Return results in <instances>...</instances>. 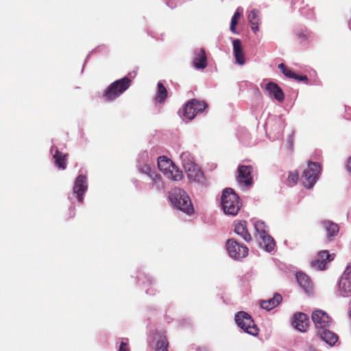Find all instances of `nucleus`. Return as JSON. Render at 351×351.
<instances>
[{"label":"nucleus","mask_w":351,"mask_h":351,"mask_svg":"<svg viewBox=\"0 0 351 351\" xmlns=\"http://www.w3.org/2000/svg\"><path fill=\"white\" fill-rule=\"evenodd\" d=\"M221 199L223 210L226 215L232 216L237 215L241 207V203L239 201V197L232 189H224Z\"/></svg>","instance_id":"1"},{"label":"nucleus","mask_w":351,"mask_h":351,"mask_svg":"<svg viewBox=\"0 0 351 351\" xmlns=\"http://www.w3.org/2000/svg\"><path fill=\"white\" fill-rule=\"evenodd\" d=\"M169 197L172 204L179 210L186 214H191L193 212L190 197L184 190L180 188H173L169 193Z\"/></svg>","instance_id":"2"},{"label":"nucleus","mask_w":351,"mask_h":351,"mask_svg":"<svg viewBox=\"0 0 351 351\" xmlns=\"http://www.w3.org/2000/svg\"><path fill=\"white\" fill-rule=\"evenodd\" d=\"M132 84V80L124 77L111 83L104 90L102 97L106 101H112L123 94Z\"/></svg>","instance_id":"3"},{"label":"nucleus","mask_w":351,"mask_h":351,"mask_svg":"<svg viewBox=\"0 0 351 351\" xmlns=\"http://www.w3.org/2000/svg\"><path fill=\"white\" fill-rule=\"evenodd\" d=\"M321 167L319 163L308 162V167L303 171L301 176V182L306 189H311L318 179Z\"/></svg>","instance_id":"4"},{"label":"nucleus","mask_w":351,"mask_h":351,"mask_svg":"<svg viewBox=\"0 0 351 351\" xmlns=\"http://www.w3.org/2000/svg\"><path fill=\"white\" fill-rule=\"evenodd\" d=\"M235 322L244 332L253 336L258 335L259 329L254 324L251 316L244 311H239L235 315Z\"/></svg>","instance_id":"5"},{"label":"nucleus","mask_w":351,"mask_h":351,"mask_svg":"<svg viewBox=\"0 0 351 351\" xmlns=\"http://www.w3.org/2000/svg\"><path fill=\"white\" fill-rule=\"evenodd\" d=\"M208 107L207 104L204 101L195 99L189 100L182 108V117L189 120H192L195 117L202 112Z\"/></svg>","instance_id":"6"},{"label":"nucleus","mask_w":351,"mask_h":351,"mask_svg":"<svg viewBox=\"0 0 351 351\" xmlns=\"http://www.w3.org/2000/svg\"><path fill=\"white\" fill-rule=\"evenodd\" d=\"M158 168L173 180H180L182 178V171L173 165L171 160L166 159L165 156H160L158 160Z\"/></svg>","instance_id":"7"},{"label":"nucleus","mask_w":351,"mask_h":351,"mask_svg":"<svg viewBox=\"0 0 351 351\" xmlns=\"http://www.w3.org/2000/svg\"><path fill=\"white\" fill-rule=\"evenodd\" d=\"M182 165L189 178L195 179L199 176L200 170L194 162L193 158L189 152H183L180 155Z\"/></svg>","instance_id":"8"},{"label":"nucleus","mask_w":351,"mask_h":351,"mask_svg":"<svg viewBox=\"0 0 351 351\" xmlns=\"http://www.w3.org/2000/svg\"><path fill=\"white\" fill-rule=\"evenodd\" d=\"M226 248L229 255L234 259H241L248 254V248L244 245L239 243L234 239H228L226 242Z\"/></svg>","instance_id":"9"},{"label":"nucleus","mask_w":351,"mask_h":351,"mask_svg":"<svg viewBox=\"0 0 351 351\" xmlns=\"http://www.w3.org/2000/svg\"><path fill=\"white\" fill-rule=\"evenodd\" d=\"M253 167L251 165H239L236 179L239 184L250 187L253 184Z\"/></svg>","instance_id":"10"},{"label":"nucleus","mask_w":351,"mask_h":351,"mask_svg":"<svg viewBox=\"0 0 351 351\" xmlns=\"http://www.w3.org/2000/svg\"><path fill=\"white\" fill-rule=\"evenodd\" d=\"M311 319L317 331L328 328L332 323V318L322 310H315L312 313Z\"/></svg>","instance_id":"11"},{"label":"nucleus","mask_w":351,"mask_h":351,"mask_svg":"<svg viewBox=\"0 0 351 351\" xmlns=\"http://www.w3.org/2000/svg\"><path fill=\"white\" fill-rule=\"evenodd\" d=\"M334 257V254H330L328 250H322L317 253L315 259L311 262V266L317 270L326 269L327 264L330 263Z\"/></svg>","instance_id":"12"},{"label":"nucleus","mask_w":351,"mask_h":351,"mask_svg":"<svg viewBox=\"0 0 351 351\" xmlns=\"http://www.w3.org/2000/svg\"><path fill=\"white\" fill-rule=\"evenodd\" d=\"M340 293L343 297L351 295V264L347 265L339 282Z\"/></svg>","instance_id":"13"},{"label":"nucleus","mask_w":351,"mask_h":351,"mask_svg":"<svg viewBox=\"0 0 351 351\" xmlns=\"http://www.w3.org/2000/svg\"><path fill=\"white\" fill-rule=\"evenodd\" d=\"M88 189L87 178L86 176L79 175L75 181L73 192L76 195L80 203L83 202V195Z\"/></svg>","instance_id":"14"},{"label":"nucleus","mask_w":351,"mask_h":351,"mask_svg":"<svg viewBox=\"0 0 351 351\" xmlns=\"http://www.w3.org/2000/svg\"><path fill=\"white\" fill-rule=\"evenodd\" d=\"M293 326L298 330L304 332L309 326V319L308 316L303 313H297L293 316L292 321Z\"/></svg>","instance_id":"15"},{"label":"nucleus","mask_w":351,"mask_h":351,"mask_svg":"<svg viewBox=\"0 0 351 351\" xmlns=\"http://www.w3.org/2000/svg\"><path fill=\"white\" fill-rule=\"evenodd\" d=\"M193 65L197 69H204L208 65L207 56L204 49H197L194 51Z\"/></svg>","instance_id":"16"},{"label":"nucleus","mask_w":351,"mask_h":351,"mask_svg":"<svg viewBox=\"0 0 351 351\" xmlns=\"http://www.w3.org/2000/svg\"><path fill=\"white\" fill-rule=\"evenodd\" d=\"M265 90L269 97H273L279 102L285 99V94L282 88L275 82H269L265 86Z\"/></svg>","instance_id":"17"},{"label":"nucleus","mask_w":351,"mask_h":351,"mask_svg":"<svg viewBox=\"0 0 351 351\" xmlns=\"http://www.w3.org/2000/svg\"><path fill=\"white\" fill-rule=\"evenodd\" d=\"M51 152L55 160L56 165L60 169H65L66 168V158L68 154L60 152L56 147H52Z\"/></svg>","instance_id":"18"},{"label":"nucleus","mask_w":351,"mask_h":351,"mask_svg":"<svg viewBox=\"0 0 351 351\" xmlns=\"http://www.w3.org/2000/svg\"><path fill=\"white\" fill-rule=\"evenodd\" d=\"M153 339L156 340L155 351H168L169 343L163 332L156 330L153 332Z\"/></svg>","instance_id":"19"},{"label":"nucleus","mask_w":351,"mask_h":351,"mask_svg":"<svg viewBox=\"0 0 351 351\" xmlns=\"http://www.w3.org/2000/svg\"><path fill=\"white\" fill-rule=\"evenodd\" d=\"M233 53L236 62L239 65H243L245 63V54L239 39H234L232 41Z\"/></svg>","instance_id":"20"},{"label":"nucleus","mask_w":351,"mask_h":351,"mask_svg":"<svg viewBox=\"0 0 351 351\" xmlns=\"http://www.w3.org/2000/svg\"><path fill=\"white\" fill-rule=\"evenodd\" d=\"M234 232L240 235L246 242L252 240L251 234L247 229V221L244 220L235 221Z\"/></svg>","instance_id":"21"},{"label":"nucleus","mask_w":351,"mask_h":351,"mask_svg":"<svg viewBox=\"0 0 351 351\" xmlns=\"http://www.w3.org/2000/svg\"><path fill=\"white\" fill-rule=\"evenodd\" d=\"M296 280L301 288L308 293H311L313 290V284L309 277L302 273L298 272L296 274Z\"/></svg>","instance_id":"22"},{"label":"nucleus","mask_w":351,"mask_h":351,"mask_svg":"<svg viewBox=\"0 0 351 351\" xmlns=\"http://www.w3.org/2000/svg\"><path fill=\"white\" fill-rule=\"evenodd\" d=\"M317 335L330 346H334L339 339L337 335L328 330V328L324 330L317 331Z\"/></svg>","instance_id":"23"},{"label":"nucleus","mask_w":351,"mask_h":351,"mask_svg":"<svg viewBox=\"0 0 351 351\" xmlns=\"http://www.w3.org/2000/svg\"><path fill=\"white\" fill-rule=\"evenodd\" d=\"M282 298L280 294L276 293L272 298L261 302V308L269 311L276 307L282 302Z\"/></svg>","instance_id":"24"},{"label":"nucleus","mask_w":351,"mask_h":351,"mask_svg":"<svg viewBox=\"0 0 351 351\" xmlns=\"http://www.w3.org/2000/svg\"><path fill=\"white\" fill-rule=\"evenodd\" d=\"M322 224L327 232V237L328 239H330L338 234L339 230L338 224L331 221H324L322 222Z\"/></svg>","instance_id":"25"},{"label":"nucleus","mask_w":351,"mask_h":351,"mask_svg":"<svg viewBox=\"0 0 351 351\" xmlns=\"http://www.w3.org/2000/svg\"><path fill=\"white\" fill-rule=\"evenodd\" d=\"M247 19L251 25L252 30L256 34L259 28L258 25L260 23L259 11L256 10H252L247 16Z\"/></svg>","instance_id":"26"},{"label":"nucleus","mask_w":351,"mask_h":351,"mask_svg":"<svg viewBox=\"0 0 351 351\" xmlns=\"http://www.w3.org/2000/svg\"><path fill=\"white\" fill-rule=\"evenodd\" d=\"M157 87L158 91L155 97V100L159 103H163L167 97V88L161 82L158 83Z\"/></svg>","instance_id":"27"},{"label":"nucleus","mask_w":351,"mask_h":351,"mask_svg":"<svg viewBox=\"0 0 351 351\" xmlns=\"http://www.w3.org/2000/svg\"><path fill=\"white\" fill-rule=\"evenodd\" d=\"M261 237L262 238L263 243L267 251L271 252L274 249L276 244L272 237L267 235L266 234L261 236Z\"/></svg>","instance_id":"28"},{"label":"nucleus","mask_w":351,"mask_h":351,"mask_svg":"<svg viewBox=\"0 0 351 351\" xmlns=\"http://www.w3.org/2000/svg\"><path fill=\"white\" fill-rule=\"evenodd\" d=\"M152 179V186L154 187L156 190H161L164 188L163 182L161 179L160 175L156 173V172L150 177Z\"/></svg>","instance_id":"29"},{"label":"nucleus","mask_w":351,"mask_h":351,"mask_svg":"<svg viewBox=\"0 0 351 351\" xmlns=\"http://www.w3.org/2000/svg\"><path fill=\"white\" fill-rule=\"evenodd\" d=\"M241 16V12H239V9L234 12L231 19L230 29L232 33H237L236 26L238 24V21Z\"/></svg>","instance_id":"30"},{"label":"nucleus","mask_w":351,"mask_h":351,"mask_svg":"<svg viewBox=\"0 0 351 351\" xmlns=\"http://www.w3.org/2000/svg\"><path fill=\"white\" fill-rule=\"evenodd\" d=\"M140 173L147 175L149 178L156 172L149 165L143 164L138 166Z\"/></svg>","instance_id":"31"},{"label":"nucleus","mask_w":351,"mask_h":351,"mask_svg":"<svg viewBox=\"0 0 351 351\" xmlns=\"http://www.w3.org/2000/svg\"><path fill=\"white\" fill-rule=\"evenodd\" d=\"M298 180V173L297 171L289 172V176L287 178V182L290 186L295 185Z\"/></svg>","instance_id":"32"},{"label":"nucleus","mask_w":351,"mask_h":351,"mask_svg":"<svg viewBox=\"0 0 351 351\" xmlns=\"http://www.w3.org/2000/svg\"><path fill=\"white\" fill-rule=\"evenodd\" d=\"M278 69L285 76L288 77H291V76L295 75V73L288 69L283 63H280V64H278Z\"/></svg>","instance_id":"33"},{"label":"nucleus","mask_w":351,"mask_h":351,"mask_svg":"<svg viewBox=\"0 0 351 351\" xmlns=\"http://www.w3.org/2000/svg\"><path fill=\"white\" fill-rule=\"evenodd\" d=\"M254 228L258 232L260 236H262L266 234V231L265 230V223L263 221H257L254 224Z\"/></svg>","instance_id":"34"},{"label":"nucleus","mask_w":351,"mask_h":351,"mask_svg":"<svg viewBox=\"0 0 351 351\" xmlns=\"http://www.w3.org/2000/svg\"><path fill=\"white\" fill-rule=\"evenodd\" d=\"M290 78H293V79H295L298 81H303L305 83H307L308 82V77L306 75H299L298 74L295 73V75H293V76H291Z\"/></svg>","instance_id":"35"},{"label":"nucleus","mask_w":351,"mask_h":351,"mask_svg":"<svg viewBox=\"0 0 351 351\" xmlns=\"http://www.w3.org/2000/svg\"><path fill=\"white\" fill-rule=\"evenodd\" d=\"M119 351H130L128 348L127 343L122 341L120 344Z\"/></svg>","instance_id":"36"},{"label":"nucleus","mask_w":351,"mask_h":351,"mask_svg":"<svg viewBox=\"0 0 351 351\" xmlns=\"http://www.w3.org/2000/svg\"><path fill=\"white\" fill-rule=\"evenodd\" d=\"M347 169L351 173V156L349 158L348 160Z\"/></svg>","instance_id":"37"},{"label":"nucleus","mask_w":351,"mask_h":351,"mask_svg":"<svg viewBox=\"0 0 351 351\" xmlns=\"http://www.w3.org/2000/svg\"><path fill=\"white\" fill-rule=\"evenodd\" d=\"M298 36L299 38H306V36L304 34H298Z\"/></svg>","instance_id":"38"},{"label":"nucleus","mask_w":351,"mask_h":351,"mask_svg":"<svg viewBox=\"0 0 351 351\" xmlns=\"http://www.w3.org/2000/svg\"><path fill=\"white\" fill-rule=\"evenodd\" d=\"M162 167L163 168H165V167H167L168 168V165H167V163L162 162Z\"/></svg>","instance_id":"39"},{"label":"nucleus","mask_w":351,"mask_h":351,"mask_svg":"<svg viewBox=\"0 0 351 351\" xmlns=\"http://www.w3.org/2000/svg\"><path fill=\"white\" fill-rule=\"evenodd\" d=\"M204 351H207V350H204Z\"/></svg>","instance_id":"40"}]
</instances>
